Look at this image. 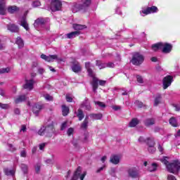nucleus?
Here are the masks:
<instances>
[{
    "mask_svg": "<svg viewBox=\"0 0 180 180\" xmlns=\"http://www.w3.org/2000/svg\"><path fill=\"white\" fill-rule=\"evenodd\" d=\"M85 68L87 70V72L89 77L93 78L91 86L93 87L94 92H96V89H98V85H100L101 86H105V85H106V81L98 79V77H95V73H94V71H92L94 65L91 64V63H86Z\"/></svg>",
    "mask_w": 180,
    "mask_h": 180,
    "instance_id": "f257e3e1",
    "label": "nucleus"
},
{
    "mask_svg": "<svg viewBox=\"0 0 180 180\" xmlns=\"http://www.w3.org/2000/svg\"><path fill=\"white\" fill-rule=\"evenodd\" d=\"M161 161L165 165L169 172L171 174H178L180 169V162L179 160H174L172 162L169 163V162H168V158L164 157L161 159Z\"/></svg>",
    "mask_w": 180,
    "mask_h": 180,
    "instance_id": "f03ea898",
    "label": "nucleus"
},
{
    "mask_svg": "<svg viewBox=\"0 0 180 180\" xmlns=\"http://www.w3.org/2000/svg\"><path fill=\"white\" fill-rule=\"evenodd\" d=\"M50 19L49 18H38L35 20L34 26L37 30H40V28L50 30Z\"/></svg>",
    "mask_w": 180,
    "mask_h": 180,
    "instance_id": "7ed1b4c3",
    "label": "nucleus"
},
{
    "mask_svg": "<svg viewBox=\"0 0 180 180\" xmlns=\"http://www.w3.org/2000/svg\"><path fill=\"white\" fill-rule=\"evenodd\" d=\"M55 131L53 124L48 125L47 127L42 126L38 131V134L39 136H48L49 137H51Z\"/></svg>",
    "mask_w": 180,
    "mask_h": 180,
    "instance_id": "20e7f679",
    "label": "nucleus"
},
{
    "mask_svg": "<svg viewBox=\"0 0 180 180\" xmlns=\"http://www.w3.org/2000/svg\"><path fill=\"white\" fill-rule=\"evenodd\" d=\"M144 62V56L139 53H135L133 55L132 59L131 60V63L134 65H141Z\"/></svg>",
    "mask_w": 180,
    "mask_h": 180,
    "instance_id": "39448f33",
    "label": "nucleus"
},
{
    "mask_svg": "<svg viewBox=\"0 0 180 180\" xmlns=\"http://www.w3.org/2000/svg\"><path fill=\"white\" fill-rule=\"evenodd\" d=\"M82 168L81 167H77L71 180H78V178H79L80 180H84L85 176H86V172H84L83 173H82Z\"/></svg>",
    "mask_w": 180,
    "mask_h": 180,
    "instance_id": "423d86ee",
    "label": "nucleus"
},
{
    "mask_svg": "<svg viewBox=\"0 0 180 180\" xmlns=\"http://www.w3.org/2000/svg\"><path fill=\"white\" fill-rule=\"evenodd\" d=\"M63 4L61 0H51V9L53 12L56 11H61Z\"/></svg>",
    "mask_w": 180,
    "mask_h": 180,
    "instance_id": "0eeeda50",
    "label": "nucleus"
},
{
    "mask_svg": "<svg viewBox=\"0 0 180 180\" xmlns=\"http://www.w3.org/2000/svg\"><path fill=\"white\" fill-rule=\"evenodd\" d=\"M174 82V77L171 75H167L163 79V89H167L168 86H170L171 84Z\"/></svg>",
    "mask_w": 180,
    "mask_h": 180,
    "instance_id": "6e6552de",
    "label": "nucleus"
},
{
    "mask_svg": "<svg viewBox=\"0 0 180 180\" xmlns=\"http://www.w3.org/2000/svg\"><path fill=\"white\" fill-rule=\"evenodd\" d=\"M128 175L131 176V178H139L140 173L139 172V168L137 167H131L127 170Z\"/></svg>",
    "mask_w": 180,
    "mask_h": 180,
    "instance_id": "1a4fd4ad",
    "label": "nucleus"
},
{
    "mask_svg": "<svg viewBox=\"0 0 180 180\" xmlns=\"http://www.w3.org/2000/svg\"><path fill=\"white\" fill-rule=\"evenodd\" d=\"M161 50L162 53L165 54H168L171 53L172 50V45L171 44H168L167 42H162V48Z\"/></svg>",
    "mask_w": 180,
    "mask_h": 180,
    "instance_id": "9d476101",
    "label": "nucleus"
},
{
    "mask_svg": "<svg viewBox=\"0 0 180 180\" xmlns=\"http://www.w3.org/2000/svg\"><path fill=\"white\" fill-rule=\"evenodd\" d=\"M41 58H42V60H45V61H48V63H53V61H54L55 60L56 61H58L59 60L57 55H49V56H47L44 54H41Z\"/></svg>",
    "mask_w": 180,
    "mask_h": 180,
    "instance_id": "9b49d317",
    "label": "nucleus"
},
{
    "mask_svg": "<svg viewBox=\"0 0 180 180\" xmlns=\"http://www.w3.org/2000/svg\"><path fill=\"white\" fill-rule=\"evenodd\" d=\"M18 24L22 26L25 30H29V24H27V20H26V14L19 18Z\"/></svg>",
    "mask_w": 180,
    "mask_h": 180,
    "instance_id": "f8f14e48",
    "label": "nucleus"
},
{
    "mask_svg": "<svg viewBox=\"0 0 180 180\" xmlns=\"http://www.w3.org/2000/svg\"><path fill=\"white\" fill-rule=\"evenodd\" d=\"M79 11H85L84 7L79 2L73 3L72 4V11L73 13H77V12H79Z\"/></svg>",
    "mask_w": 180,
    "mask_h": 180,
    "instance_id": "ddd939ff",
    "label": "nucleus"
},
{
    "mask_svg": "<svg viewBox=\"0 0 180 180\" xmlns=\"http://www.w3.org/2000/svg\"><path fill=\"white\" fill-rule=\"evenodd\" d=\"M33 85H34V81H33V79L25 80V84H24L23 87L24 89L32 91V89H33Z\"/></svg>",
    "mask_w": 180,
    "mask_h": 180,
    "instance_id": "4468645a",
    "label": "nucleus"
},
{
    "mask_svg": "<svg viewBox=\"0 0 180 180\" xmlns=\"http://www.w3.org/2000/svg\"><path fill=\"white\" fill-rule=\"evenodd\" d=\"M82 70V68L81 67V65H79V63L75 61L72 65V70L73 72H81Z\"/></svg>",
    "mask_w": 180,
    "mask_h": 180,
    "instance_id": "2eb2a0df",
    "label": "nucleus"
},
{
    "mask_svg": "<svg viewBox=\"0 0 180 180\" xmlns=\"http://www.w3.org/2000/svg\"><path fill=\"white\" fill-rule=\"evenodd\" d=\"M155 143H154V141L151 140V139H148V150L149 153H151L152 154L153 153H155V147H154L155 146Z\"/></svg>",
    "mask_w": 180,
    "mask_h": 180,
    "instance_id": "dca6fc26",
    "label": "nucleus"
},
{
    "mask_svg": "<svg viewBox=\"0 0 180 180\" xmlns=\"http://www.w3.org/2000/svg\"><path fill=\"white\" fill-rule=\"evenodd\" d=\"M43 109V105L40 104H34L32 107V112L35 116H39V113L41 110Z\"/></svg>",
    "mask_w": 180,
    "mask_h": 180,
    "instance_id": "f3484780",
    "label": "nucleus"
},
{
    "mask_svg": "<svg viewBox=\"0 0 180 180\" xmlns=\"http://www.w3.org/2000/svg\"><path fill=\"white\" fill-rule=\"evenodd\" d=\"M5 4H6V0H0V15H5L6 12Z\"/></svg>",
    "mask_w": 180,
    "mask_h": 180,
    "instance_id": "a211bd4d",
    "label": "nucleus"
},
{
    "mask_svg": "<svg viewBox=\"0 0 180 180\" xmlns=\"http://www.w3.org/2000/svg\"><path fill=\"white\" fill-rule=\"evenodd\" d=\"M7 29L13 33H18V32H19V27H18V25L14 24H8L7 25Z\"/></svg>",
    "mask_w": 180,
    "mask_h": 180,
    "instance_id": "6ab92c4d",
    "label": "nucleus"
},
{
    "mask_svg": "<svg viewBox=\"0 0 180 180\" xmlns=\"http://www.w3.org/2000/svg\"><path fill=\"white\" fill-rule=\"evenodd\" d=\"M77 36H79V31H75L65 34L66 39H75Z\"/></svg>",
    "mask_w": 180,
    "mask_h": 180,
    "instance_id": "aec40b11",
    "label": "nucleus"
},
{
    "mask_svg": "<svg viewBox=\"0 0 180 180\" xmlns=\"http://www.w3.org/2000/svg\"><path fill=\"white\" fill-rule=\"evenodd\" d=\"M110 162H112V164H115V165H117V164L120 162V157L116 155H112L110 157Z\"/></svg>",
    "mask_w": 180,
    "mask_h": 180,
    "instance_id": "412c9836",
    "label": "nucleus"
},
{
    "mask_svg": "<svg viewBox=\"0 0 180 180\" xmlns=\"http://www.w3.org/2000/svg\"><path fill=\"white\" fill-rule=\"evenodd\" d=\"M4 172L7 176H13L15 175V169L4 168Z\"/></svg>",
    "mask_w": 180,
    "mask_h": 180,
    "instance_id": "4be33fe9",
    "label": "nucleus"
},
{
    "mask_svg": "<svg viewBox=\"0 0 180 180\" xmlns=\"http://www.w3.org/2000/svg\"><path fill=\"white\" fill-rule=\"evenodd\" d=\"M91 0H82L81 1V2H82L81 5L83 7V9H84V11H86V9L89 6V5H91Z\"/></svg>",
    "mask_w": 180,
    "mask_h": 180,
    "instance_id": "5701e85b",
    "label": "nucleus"
},
{
    "mask_svg": "<svg viewBox=\"0 0 180 180\" xmlns=\"http://www.w3.org/2000/svg\"><path fill=\"white\" fill-rule=\"evenodd\" d=\"M82 108H85V109L86 110H91V104L89 103V101H88V99H86L84 101H83V103H82L81 105Z\"/></svg>",
    "mask_w": 180,
    "mask_h": 180,
    "instance_id": "b1692460",
    "label": "nucleus"
},
{
    "mask_svg": "<svg viewBox=\"0 0 180 180\" xmlns=\"http://www.w3.org/2000/svg\"><path fill=\"white\" fill-rule=\"evenodd\" d=\"M160 103H162V98H161V94H157L155 97L154 106H158Z\"/></svg>",
    "mask_w": 180,
    "mask_h": 180,
    "instance_id": "393cba45",
    "label": "nucleus"
},
{
    "mask_svg": "<svg viewBox=\"0 0 180 180\" xmlns=\"http://www.w3.org/2000/svg\"><path fill=\"white\" fill-rule=\"evenodd\" d=\"M151 48H152V50H153V51H158V50H161L162 42H158L157 44H153Z\"/></svg>",
    "mask_w": 180,
    "mask_h": 180,
    "instance_id": "a878e982",
    "label": "nucleus"
},
{
    "mask_svg": "<svg viewBox=\"0 0 180 180\" xmlns=\"http://www.w3.org/2000/svg\"><path fill=\"white\" fill-rule=\"evenodd\" d=\"M19 11V8L16 6H11L8 8V12L9 13H15Z\"/></svg>",
    "mask_w": 180,
    "mask_h": 180,
    "instance_id": "bb28decb",
    "label": "nucleus"
},
{
    "mask_svg": "<svg viewBox=\"0 0 180 180\" xmlns=\"http://www.w3.org/2000/svg\"><path fill=\"white\" fill-rule=\"evenodd\" d=\"M90 117L93 120H101V119H102V114L101 113L91 114L90 115Z\"/></svg>",
    "mask_w": 180,
    "mask_h": 180,
    "instance_id": "cd10ccee",
    "label": "nucleus"
},
{
    "mask_svg": "<svg viewBox=\"0 0 180 180\" xmlns=\"http://www.w3.org/2000/svg\"><path fill=\"white\" fill-rule=\"evenodd\" d=\"M72 27L75 30H83V29H86V26L79 24H73Z\"/></svg>",
    "mask_w": 180,
    "mask_h": 180,
    "instance_id": "c85d7f7f",
    "label": "nucleus"
},
{
    "mask_svg": "<svg viewBox=\"0 0 180 180\" xmlns=\"http://www.w3.org/2000/svg\"><path fill=\"white\" fill-rule=\"evenodd\" d=\"M169 123L171 126H173V127H178V122H176V119L174 117L169 119Z\"/></svg>",
    "mask_w": 180,
    "mask_h": 180,
    "instance_id": "c756f323",
    "label": "nucleus"
},
{
    "mask_svg": "<svg viewBox=\"0 0 180 180\" xmlns=\"http://www.w3.org/2000/svg\"><path fill=\"white\" fill-rule=\"evenodd\" d=\"M15 43L18 46L19 49H22V47H23L24 46L23 39H22V38H20V37H17Z\"/></svg>",
    "mask_w": 180,
    "mask_h": 180,
    "instance_id": "7c9ffc66",
    "label": "nucleus"
},
{
    "mask_svg": "<svg viewBox=\"0 0 180 180\" xmlns=\"http://www.w3.org/2000/svg\"><path fill=\"white\" fill-rule=\"evenodd\" d=\"M154 123H155V120H154V118H149L146 120L145 121L146 126H153Z\"/></svg>",
    "mask_w": 180,
    "mask_h": 180,
    "instance_id": "2f4dec72",
    "label": "nucleus"
},
{
    "mask_svg": "<svg viewBox=\"0 0 180 180\" xmlns=\"http://www.w3.org/2000/svg\"><path fill=\"white\" fill-rule=\"evenodd\" d=\"M148 11L149 12V15L150 13H157L158 12V8L157 6H151V7H148Z\"/></svg>",
    "mask_w": 180,
    "mask_h": 180,
    "instance_id": "473e14b6",
    "label": "nucleus"
},
{
    "mask_svg": "<svg viewBox=\"0 0 180 180\" xmlns=\"http://www.w3.org/2000/svg\"><path fill=\"white\" fill-rule=\"evenodd\" d=\"M139 124V120L136 118H134L129 122V127H136Z\"/></svg>",
    "mask_w": 180,
    "mask_h": 180,
    "instance_id": "72a5a7b5",
    "label": "nucleus"
},
{
    "mask_svg": "<svg viewBox=\"0 0 180 180\" xmlns=\"http://www.w3.org/2000/svg\"><path fill=\"white\" fill-rule=\"evenodd\" d=\"M24 101H26V96H20L15 99V103H20V102H24Z\"/></svg>",
    "mask_w": 180,
    "mask_h": 180,
    "instance_id": "f704fd0d",
    "label": "nucleus"
},
{
    "mask_svg": "<svg viewBox=\"0 0 180 180\" xmlns=\"http://www.w3.org/2000/svg\"><path fill=\"white\" fill-rule=\"evenodd\" d=\"M62 112L63 116H67L70 113V108L65 105H62Z\"/></svg>",
    "mask_w": 180,
    "mask_h": 180,
    "instance_id": "c9c22d12",
    "label": "nucleus"
},
{
    "mask_svg": "<svg viewBox=\"0 0 180 180\" xmlns=\"http://www.w3.org/2000/svg\"><path fill=\"white\" fill-rule=\"evenodd\" d=\"M96 65L98 67L99 70H102L103 68H106V63H102L101 60H96Z\"/></svg>",
    "mask_w": 180,
    "mask_h": 180,
    "instance_id": "e433bc0d",
    "label": "nucleus"
},
{
    "mask_svg": "<svg viewBox=\"0 0 180 180\" xmlns=\"http://www.w3.org/2000/svg\"><path fill=\"white\" fill-rule=\"evenodd\" d=\"M88 117H86L85 120H84L83 123L81 125L82 129H88Z\"/></svg>",
    "mask_w": 180,
    "mask_h": 180,
    "instance_id": "4c0bfd02",
    "label": "nucleus"
},
{
    "mask_svg": "<svg viewBox=\"0 0 180 180\" xmlns=\"http://www.w3.org/2000/svg\"><path fill=\"white\" fill-rule=\"evenodd\" d=\"M141 16H147V15H150L148 11V8H142V11H140Z\"/></svg>",
    "mask_w": 180,
    "mask_h": 180,
    "instance_id": "58836bf2",
    "label": "nucleus"
},
{
    "mask_svg": "<svg viewBox=\"0 0 180 180\" xmlns=\"http://www.w3.org/2000/svg\"><path fill=\"white\" fill-rule=\"evenodd\" d=\"M77 117L79 118V120H82L84 117V112L82 110H78L77 111Z\"/></svg>",
    "mask_w": 180,
    "mask_h": 180,
    "instance_id": "ea45409f",
    "label": "nucleus"
},
{
    "mask_svg": "<svg viewBox=\"0 0 180 180\" xmlns=\"http://www.w3.org/2000/svg\"><path fill=\"white\" fill-rule=\"evenodd\" d=\"M157 167L158 165L155 163H153L149 167H148V171L150 172H153L154 171L157 170Z\"/></svg>",
    "mask_w": 180,
    "mask_h": 180,
    "instance_id": "a19ab883",
    "label": "nucleus"
},
{
    "mask_svg": "<svg viewBox=\"0 0 180 180\" xmlns=\"http://www.w3.org/2000/svg\"><path fill=\"white\" fill-rule=\"evenodd\" d=\"M40 5H41L40 0H33L32 4L33 8H37L38 6H40Z\"/></svg>",
    "mask_w": 180,
    "mask_h": 180,
    "instance_id": "79ce46f5",
    "label": "nucleus"
},
{
    "mask_svg": "<svg viewBox=\"0 0 180 180\" xmlns=\"http://www.w3.org/2000/svg\"><path fill=\"white\" fill-rule=\"evenodd\" d=\"M11 71V68H5L0 69V74H6Z\"/></svg>",
    "mask_w": 180,
    "mask_h": 180,
    "instance_id": "37998d69",
    "label": "nucleus"
},
{
    "mask_svg": "<svg viewBox=\"0 0 180 180\" xmlns=\"http://www.w3.org/2000/svg\"><path fill=\"white\" fill-rule=\"evenodd\" d=\"M94 103L95 105H97L98 106H99V108H106V105L103 102L94 101Z\"/></svg>",
    "mask_w": 180,
    "mask_h": 180,
    "instance_id": "c03bdc74",
    "label": "nucleus"
},
{
    "mask_svg": "<svg viewBox=\"0 0 180 180\" xmlns=\"http://www.w3.org/2000/svg\"><path fill=\"white\" fill-rule=\"evenodd\" d=\"M22 171H23L24 174H26L27 172V166L25 164H22L20 165Z\"/></svg>",
    "mask_w": 180,
    "mask_h": 180,
    "instance_id": "a18cd8bd",
    "label": "nucleus"
},
{
    "mask_svg": "<svg viewBox=\"0 0 180 180\" xmlns=\"http://www.w3.org/2000/svg\"><path fill=\"white\" fill-rule=\"evenodd\" d=\"M136 79H137V82H139V84H143V82H144L143 77L140 75L136 76Z\"/></svg>",
    "mask_w": 180,
    "mask_h": 180,
    "instance_id": "49530a36",
    "label": "nucleus"
},
{
    "mask_svg": "<svg viewBox=\"0 0 180 180\" xmlns=\"http://www.w3.org/2000/svg\"><path fill=\"white\" fill-rule=\"evenodd\" d=\"M73 97L71 94L66 95V101L67 102H72Z\"/></svg>",
    "mask_w": 180,
    "mask_h": 180,
    "instance_id": "de8ad7c7",
    "label": "nucleus"
},
{
    "mask_svg": "<svg viewBox=\"0 0 180 180\" xmlns=\"http://www.w3.org/2000/svg\"><path fill=\"white\" fill-rule=\"evenodd\" d=\"M0 108L1 109H9V104H3L0 103Z\"/></svg>",
    "mask_w": 180,
    "mask_h": 180,
    "instance_id": "09e8293b",
    "label": "nucleus"
},
{
    "mask_svg": "<svg viewBox=\"0 0 180 180\" xmlns=\"http://www.w3.org/2000/svg\"><path fill=\"white\" fill-rule=\"evenodd\" d=\"M44 98H45L46 101H53V96L46 94L44 96Z\"/></svg>",
    "mask_w": 180,
    "mask_h": 180,
    "instance_id": "8fccbe9b",
    "label": "nucleus"
},
{
    "mask_svg": "<svg viewBox=\"0 0 180 180\" xmlns=\"http://www.w3.org/2000/svg\"><path fill=\"white\" fill-rule=\"evenodd\" d=\"M108 67V68H113L115 67V63L110 62L108 63H105V68Z\"/></svg>",
    "mask_w": 180,
    "mask_h": 180,
    "instance_id": "3c124183",
    "label": "nucleus"
},
{
    "mask_svg": "<svg viewBox=\"0 0 180 180\" xmlns=\"http://www.w3.org/2000/svg\"><path fill=\"white\" fill-rule=\"evenodd\" d=\"M172 106H173V108H174V110L176 112H179V110H180V105H179V104H173Z\"/></svg>",
    "mask_w": 180,
    "mask_h": 180,
    "instance_id": "603ef678",
    "label": "nucleus"
},
{
    "mask_svg": "<svg viewBox=\"0 0 180 180\" xmlns=\"http://www.w3.org/2000/svg\"><path fill=\"white\" fill-rule=\"evenodd\" d=\"M74 133V128H69L67 131L68 136H71Z\"/></svg>",
    "mask_w": 180,
    "mask_h": 180,
    "instance_id": "864d4df0",
    "label": "nucleus"
},
{
    "mask_svg": "<svg viewBox=\"0 0 180 180\" xmlns=\"http://www.w3.org/2000/svg\"><path fill=\"white\" fill-rule=\"evenodd\" d=\"M112 109H113V110H120L122 107H120V105H112Z\"/></svg>",
    "mask_w": 180,
    "mask_h": 180,
    "instance_id": "5fc2aeb1",
    "label": "nucleus"
},
{
    "mask_svg": "<svg viewBox=\"0 0 180 180\" xmlns=\"http://www.w3.org/2000/svg\"><path fill=\"white\" fill-rule=\"evenodd\" d=\"M8 146L10 151H15V150H16V148L12 144H8Z\"/></svg>",
    "mask_w": 180,
    "mask_h": 180,
    "instance_id": "6e6d98bb",
    "label": "nucleus"
},
{
    "mask_svg": "<svg viewBox=\"0 0 180 180\" xmlns=\"http://www.w3.org/2000/svg\"><path fill=\"white\" fill-rule=\"evenodd\" d=\"M167 180H176V179L172 174H169L167 176Z\"/></svg>",
    "mask_w": 180,
    "mask_h": 180,
    "instance_id": "4d7b16f0",
    "label": "nucleus"
},
{
    "mask_svg": "<svg viewBox=\"0 0 180 180\" xmlns=\"http://www.w3.org/2000/svg\"><path fill=\"white\" fill-rule=\"evenodd\" d=\"M66 127H67V122H65L61 124L60 129L64 130Z\"/></svg>",
    "mask_w": 180,
    "mask_h": 180,
    "instance_id": "13d9d810",
    "label": "nucleus"
},
{
    "mask_svg": "<svg viewBox=\"0 0 180 180\" xmlns=\"http://www.w3.org/2000/svg\"><path fill=\"white\" fill-rule=\"evenodd\" d=\"M115 13H117V15H122V11L120 10V8H117L115 9Z\"/></svg>",
    "mask_w": 180,
    "mask_h": 180,
    "instance_id": "bf43d9fd",
    "label": "nucleus"
},
{
    "mask_svg": "<svg viewBox=\"0 0 180 180\" xmlns=\"http://www.w3.org/2000/svg\"><path fill=\"white\" fill-rule=\"evenodd\" d=\"M106 166L104 165L103 166H102L101 167L98 168V170L96 171V172H101L102 171H103V169H105V167Z\"/></svg>",
    "mask_w": 180,
    "mask_h": 180,
    "instance_id": "052dcab7",
    "label": "nucleus"
},
{
    "mask_svg": "<svg viewBox=\"0 0 180 180\" xmlns=\"http://www.w3.org/2000/svg\"><path fill=\"white\" fill-rule=\"evenodd\" d=\"M44 147H46V143L40 144L39 145V150H44Z\"/></svg>",
    "mask_w": 180,
    "mask_h": 180,
    "instance_id": "680f3d73",
    "label": "nucleus"
},
{
    "mask_svg": "<svg viewBox=\"0 0 180 180\" xmlns=\"http://www.w3.org/2000/svg\"><path fill=\"white\" fill-rule=\"evenodd\" d=\"M106 160H108V158L106 156H103L101 159V161L103 162V164H105V161H106Z\"/></svg>",
    "mask_w": 180,
    "mask_h": 180,
    "instance_id": "e2e57ef3",
    "label": "nucleus"
},
{
    "mask_svg": "<svg viewBox=\"0 0 180 180\" xmlns=\"http://www.w3.org/2000/svg\"><path fill=\"white\" fill-rule=\"evenodd\" d=\"M21 157H26V150H22L20 153Z\"/></svg>",
    "mask_w": 180,
    "mask_h": 180,
    "instance_id": "0e129e2a",
    "label": "nucleus"
},
{
    "mask_svg": "<svg viewBox=\"0 0 180 180\" xmlns=\"http://www.w3.org/2000/svg\"><path fill=\"white\" fill-rule=\"evenodd\" d=\"M14 113H15V115H20V110H19L18 108H15V109L14 110Z\"/></svg>",
    "mask_w": 180,
    "mask_h": 180,
    "instance_id": "69168bd1",
    "label": "nucleus"
},
{
    "mask_svg": "<svg viewBox=\"0 0 180 180\" xmlns=\"http://www.w3.org/2000/svg\"><path fill=\"white\" fill-rule=\"evenodd\" d=\"M20 131H23V132L26 131V125H22Z\"/></svg>",
    "mask_w": 180,
    "mask_h": 180,
    "instance_id": "338daca9",
    "label": "nucleus"
},
{
    "mask_svg": "<svg viewBox=\"0 0 180 180\" xmlns=\"http://www.w3.org/2000/svg\"><path fill=\"white\" fill-rule=\"evenodd\" d=\"M38 72H39V74H44V69L43 68H39L38 70Z\"/></svg>",
    "mask_w": 180,
    "mask_h": 180,
    "instance_id": "774afa93",
    "label": "nucleus"
}]
</instances>
